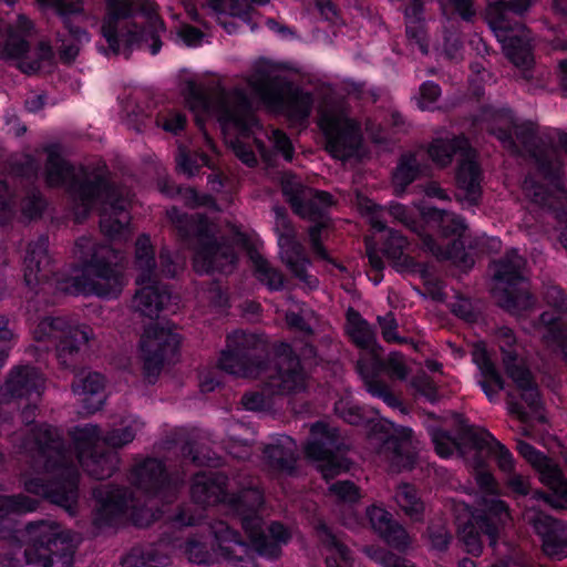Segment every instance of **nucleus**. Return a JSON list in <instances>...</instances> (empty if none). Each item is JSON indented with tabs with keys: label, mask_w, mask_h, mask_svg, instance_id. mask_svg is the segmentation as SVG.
<instances>
[{
	"label": "nucleus",
	"mask_w": 567,
	"mask_h": 567,
	"mask_svg": "<svg viewBox=\"0 0 567 567\" xmlns=\"http://www.w3.org/2000/svg\"><path fill=\"white\" fill-rule=\"evenodd\" d=\"M461 437L471 443V449L478 453L486 449L495 457L499 470L505 474L508 475L515 472L514 458L509 450L486 430L462 425Z\"/></svg>",
	"instance_id": "27"
},
{
	"label": "nucleus",
	"mask_w": 567,
	"mask_h": 567,
	"mask_svg": "<svg viewBox=\"0 0 567 567\" xmlns=\"http://www.w3.org/2000/svg\"><path fill=\"white\" fill-rule=\"evenodd\" d=\"M381 351L373 354V364L378 370H386L390 377L404 380L409 369L404 363V357L400 352H391L386 359H382Z\"/></svg>",
	"instance_id": "54"
},
{
	"label": "nucleus",
	"mask_w": 567,
	"mask_h": 567,
	"mask_svg": "<svg viewBox=\"0 0 567 567\" xmlns=\"http://www.w3.org/2000/svg\"><path fill=\"white\" fill-rule=\"evenodd\" d=\"M43 389L44 378L39 369L32 365H17L7 375L1 391L11 399L32 401L40 399Z\"/></svg>",
	"instance_id": "25"
},
{
	"label": "nucleus",
	"mask_w": 567,
	"mask_h": 567,
	"mask_svg": "<svg viewBox=\"0 0 567 567\" xmlns=\"http://www.w3.org/2000/svg\"><path fill=\"white\" fill-rule=\"evenodd\" d=\"M80 249L92 250L83 265L82 274L56 281V289L68 295H96L116 298L123 289V276L117 268L120 260L116 249L107 245L93 246L87 237L75 243Z\"/></svg>",
	"instance_id": "6"
},
{
	"label": "nucleus",
	"mask_w": 567,
	"mask_h": 567,
	"mask_svg": "<svg viewBox=\"0 0 567 567\" xmlns=\"http://www.w3.org/2000/svg\"><path fill=\"white\" fill-rule=\"evenodd\" d=\"M101 431L96 425H85L84 427H78L74 433V441L76 443L78 453L87 452L99 443Z\"/></svg>",
	"instance_id": "60"
},
{
	"label": "nucleus",
	"mask_w": 567,
	"mask_h": 567,
	"mask_svg": "<svg viewBox=\"0 0 567 567\" xmlns=\"http://www.w3.org/2000/svg\"><path fill=\"white\" fill-rule=\"evenodd\" d=\"M28 539L23 548L29 567H72L76 536L54 522H33L27 525Z\"/></svg>",
	"instance_id": "7"
},
{
	"label": "nucleus",
	"mask_w": 567,
	"mask_h": 567,
	"mask_svg": "<svg viewBox=\"0 0 567 567\" xmlns=\"http://www.w3.org/2000/svg\"><path fill=\"white\" fill-rule=\"evenodd\" d=\"M165 23L157 14V6L151 0H109L107 16L101 25L109 50L118 55L121 47L125 58L131 56L135 47L152 41V54L162 48L161 33L165 32Z\"/></svg>",
	"instance_id": "4"
},
{
	"label": "nucleus",
	"mask_w": 567,
	"mask_h": 567,
	"mask_svg": "<svg viewBox=\"0 0 567 567\" xmlns=\"http://www.w3.org/2000/svg\"><path fill=\"white\" fill-rule=\"evenodd\" d=\"M280 247V258L289 270L301 281L310 282V277L307 274V265L310 259L307 257L305 247L297 240L296 237L290 239H278Z\"/></svg>",
	"instance_id": "39"
},
{
	"label": "nucleus",
	"mask_w": 567,
	"mask_h": 567,
	"mask_svg": "<svg viewBox=\"0 0 567 567\" xmlns=\"http://www.w3.org/2000/svg\"><path fill=\"white\" fill-rule=\"evenodd\" d=\"M471 145L463 136H456L451 140H435L429 147V156L434 163L444 167L452 162L455 156L457 159L470 154Z\"/></svg>",
	"instance_id": "41"
},
{
	"label": "nucleus",
	"mask_w": 567,
	"mask_h": 567,
	"mask_svg": "<svg viewBox=\"0 0 567 567\" xmlns=\"http://www.w3.org/2000/svg\"><path fill=\"white\" fill-rule=\"evenodd\" d=\"M380 536L391 547L398 550H405L411 544V537L406 529L396 520H393L392 524H390L389 529L380 534Z\"/></svg>",
	"instance_id": "58"
},
{
	"label": "nucleus",
	"mask_w": 567,
	"mask_h": 567,
	"mask_svg": "<svg viewBox=\"0 0 567 567\" xmlns=\"http://www.w3.org/2000/svg\"><path fill=\"white\" fill-rule=\"evenodd\" d=\"M265 378L267 389L276 394L300 393L307 388V374L289 344L279 348L276 368Z\"/></svg>",
	"instance_id": "19"
},
{
	"label": "nucleus",
	"mask_w": 567,
	"mask_h": 567,
	"mask_svg": "<svg viewBox=\"0 0 567 567\" xmlns=\"http://www.w3.org/2000/svg\"><path fill=\"white\" fill-rule=\"evenodd\" d=\"M426 215L430 219L440 223L441 231L445 237H462L466 229L463 218L453 213L437 208H430Z\"/></svg>",
	"instance_id": "50"
},
{
	"label": "nucleus",
	"mask_w": 567,
	"mask_h": 567,
	"mask_svg": "<svg viewBox=\"0 0 567 567\" xmlns=\"http://www.w3.org/2000/svg\"><path fill=\"white\" fill-rule=\"evenodd\" d=\"M135 265L141 274L136 277V285H144L156 279V260L151 239L142 234L135 243Z\"/></svg>",
	"instance_id": "45"
},
{
	"label": "nucleus",
	"mask_w": 567,
	"mask_h": 567,
	"mask_svg": "<svg viewBox=\"0 0 567 567\" xmlns=\"http://www.w3.org/2000/svg\"><path fill=\"white\" fill-rule=\"evenodd\" d=\"M218 120L223 124H234L243 137H249L252 127L258 125L251 103L243 90L220 91L215 99Z\"/></svg>",
	"instance_id": "21"
},
{
	"label": "nucleus",
	"mask_w": 567,
	"mask_h": 567,
	"mask_svg": "<svg viewBox=\"0 0 567 567\" xmlns=\"http://www.w3.org/2000/svg\"><path fill=\"white\" fill-rule=\"evenodd\" d=\"M207 156L205 154H190L185 148H179L176 157V167L179 172L186 174L188 177L194 176L203 164L206 163Z\"/></svg>",
	"instance_id": "57"
},
{
	"label": "nucleus",
	"mask_w": 567,
	"mask_h": 567,
	"mask_svg": "<svg viewBox=\"0 0 567 567\" xmlns=\"http://www.w3.org/2000/svg\"><path fill=\"white\" fill-rule=\"evenodd\" d=\"M496 338L502 353L503 368L515 385L514 390L507 392L508 411L520 422L527 423L530 419L529 413L524 410L518 399L524 401L533 412H537L542 408L538 384L524 359L516 351V338L513 330L502 327L497 329Z\"/></svg>",
	"instance_id": "8"
},
{
	"label": "nucleus",
	"mask_w": 567,
	"mask_h": 567,
	"mask_svg": "<svg viewBox=\"0 0 567 567\" xmlns=\"http://www.w3.org/2000/svg\"><path fill=\"white\" fill-rule=\"evenodd\" d=\"M249 85L270 105L279 106L287 103L291 115L298 120L307 118L311 112L313 103L311 94L293 89L280 76L257 70L249 78Z\"/></svg>",
	"instance_id": "15"
},
{
	"label": "nucleus",
	"mask_w": 567,
	"mask_h": 567,
	"mask_svg": "<svg viewBox=\"0 0 567 567\" xmlns=\"http://www.w3.org/2000/svg\"><path fill=\"white\" fill-rule=\"evenodd\" d=\"M167 557L156 553L153 548L133 547L122 557L123 567H163Z\"/></svg>",
	"instance_id": "48"
},
{
	"label": "nucleus",
	"mask_w": 567,
	"mask_h": 567,
	"mask_svg": "<svg viewBox=\"0 0 567 567\" xmlns=\"http://www.w3.org/2000/svg\"><path fill=\"white\" fill-rule=\"evenodd\" d=\"M297 460V444L290 436L282 435L262 449V463L272 473L295 475Z\"/></svg>",
	"instance_id": "28"
},
{
	"label": "nucleus",
	"mask_w": 567,
	"mask_h": 567,
	"mask_svg": "<svg viewBox=\"0 0 567 567\" xmlns=\"http://www.w3.org/2000/svg\"><path fill=\"white\" fill-rule=\"evenodd\" d=\"M364 384L372 395L381 398L389 406L394 408L400 404L398 398L389 390L383 381L374 377H364Z\"/></svg>",
	"instance_id": "62"
},
{
	"label": "nucleus",
	"mask_w": 567,
	"mask_h": 567,
	"mask_svg": "<svg viewBox=\"0 0 567 567\" xmlns=\"http://www.w3.org/2000/svg\"><path fill=\"white\" fill-rule=\"evenodd\" d=\"M394 501L412 522H423L425 504L413 485L408 483L399 485L394 494Z\"/></svg>",
	"instance_id": "46"
},
{
	"label": "nucleus",
	"mask_w": 567,
	"mask_h": 567,
	"mask_svg": "<svg viewBox=\"0 0 567 567\" xmlns=\"http://www.w3.org/2000/svg\"><path fill=\"white\" fill-rule=\"evenodd\" d=\"M406 239L395 230H389V236L383 244V254L391 260L392 266L399 271H417L421 267L413 258L404 254Z\"/></svg>",
	"instance_id": "44"
},
{
	"label": "nucleus",
	"mask_w": 567,
	"mask_h": 567,
	"mask_svg": "<svg viewBox=\"0 0 567 567\" xmlns=\"http://www.w3.org/2000/svg\"><path fill=\"white\" fill-rule=\"evenodd\" d=\"M75 394L83 396L82 402L86 413L100 410L104 401V378L97 372H80L72 382Z\"/></svg>",
	"instance_id": "35"
},
{
	"label": "nucleus",
	"mask_w": 567,
	"mask_h": 567,
	"mask_svg": "<svg viewBox=\"0 0 567 567\" xmlns=\"http://www.w3.org/2000/svg\"><path fill=\"white\" fill-rule=\"evenodd\" d=\"M523 519L540 537L548 557L557 560L567 557V524L535 507L527 508Z\"/></svg>",
	"instance_id": "18"
},
{
	"label": "nucleus",
	"mask_w": 567,
	"mask_h": 567,
	"mask_svg": "<svg viewBox=\"0 0 567 567\" xmlns=\"http://www.w3.org/2000/svg\"><path fill=\"white\" fill-rule=\"evenodd\" d=\"M78 462L83 470L95 480H105L112 476L118 464L117 453L104 445H95L87 452L76 454Z\"/></svg>",
	"instance_id": "33"
},
{
	"label": "nucleus",
	"mask_w": 567,
	"mask_h": 567,
	"mask_svg": "<svg viewBox=\"0 0 567 567\" xmlns=\"http://www.w3.org/2000/svg\"><path fill=\"white\" fill-rule=\"evenodd\" d=\"M255 275L257 279L266 285L270 290H280L284 287V275L274 268L267 259L256 254L251 256Z\"/></svg>",
	"instance_id": "52"
},
{
	"label": "nucleus",
	"mask_w": 567,
	"mask_h": 567,
	"mask_svg": "<svg viewBox=\"0 0 567 567\" xmlns=\"http://www.w3.org/2000/svg\"><path fill=\"white\" fill-rule=\"evenodd\" d=\"M166 216L178 237L186 244L196 239L194 268L197 272H228L237 259L235 248L229 239L215 237V225L202 214L188 215L173 206Z\"/></svg>",
	"instance_id": "5"
},
{
	"label": "nucleus",
	"mask_w": 567,
	"mask_h": 567,
	"mask_svg": "<svg viewBox=\"0 0 567 567\" xmlns=\"http://www.w3.org/2000/svg\"><path fill=\"white\" fill-rule=\"evenodd\" d=\"M505 148L515 155L528 154L534 159L537 171L553 186L559 183L560 159L558 151L547 144L537 134L536 126L530 122L513 124L511 130L493 127L489 130Z\"/></svg>",
	"instance_id": "9"
},
{
	"label": "nucleus",
	"mask_w": 567,
	"mask_h": 567,
	"mask_svg": "<svg viewBox=\"0 0 567 567\" xmlns=\"http://www.w3.org/2000/svg\"><path fill=\"white\" fill-rule=\"evenodd\" d=\"M316 532L320 543L333 554V556L327 557V567H344L338 563V558H340L341 561L347 565L350 560L349 548L340 540V538L327 524L319 523Z\"/></svg>",
	"instance_id": "47"
},
{
	"label": "nucleus",
	"mask_w": 567,
	"mask_h": 567,
	"mask_svg": "<svg viewBox=\"0 0 567 567\" xmlns=\"http://www.w3.org/2000/svg\"><path fill=\"white\" fill-rule=\"evenodd\" d=\"M45 179L49 186L65 185L72 199L83 208V216L92 207L99 206L100 228L105 236L115 238L124 233L130 223V200L125 190L110 182L102 171L74 167L60 154L50 151L45 164Z\"/></svg>",
	"instance_id": "2"
},
{
	"label": "nucleus",
	"mask_w": 567,
	"mask_h": 567,
	"mask_svg": "<svg viewBox=\"0 0 567 567\" xmlns=\"http://www.w3.org/2000/svg\"><path fill=\"white\" fill-rule=\"evenodd\" d=\"M472 355L473 361L476 363L484 378L480 381V385L487 398L492 400L498 391L504 389V380L484 348L476 347Z\"/></svg>",
	"instance_id": "43"
},
{
	"label": "nucleus",
	"mask_w": 567,
	"mask_h": 567,
	"mask_svg": "<svg viewBox=\"0 0 567 567\" xmlns=\"http://www.w3.org/2000/svg\"><path fill=\"white\" fill-rule=\"evenodd\" d=\"M348 446L337 427L317 422L311 426L310 440L306 445V454L317 462L324 480H331L347 472L350 462L342 454Z\"/></svg>",
	"instance_id": "14"
},
{
	"label": "nucleus",
	"mask_w": 567,
	"mask_h": 567,
	"mask_svg": "<svg viewBox=\"0 0 567 567\" xmlns=\"http://www.w3.org/2000/svg\"><path fill=\"white\" fill-rule=\"evenodd\" d=\"M262 389L257 391L246 392L241 396L243 405L250 411H261L270 408L271 405V396L275 395V392H270L267 389V379L262 380Z\"/></svg>",
	"instance_id": "56"
},
{
	"label": "nucleus",
	"mask_w": 567,
	"mask_h": 567,
	"mask_svg": "<svg viewBox=\"0 0 567 567\" xmlns=\"http://www.w3.org/2000/svg\"><path fill=\"white\" fill-rule=\"evenodd\" d=\"M462 425H467L465 420L460 419L458 421V439H454L443 430H434L432 433V441L435 445V450L437 454H440L443 457L450 456L455 449L458 451H462L463 446H470L471 443L465 442L461 437V427Z\"/></svg>",
	"instance_id": "53"
},
{
	"label": "nucleus",
	"mask_w": 567,
	"mask_h": 567,
	"mask_svg": "<svg viewBox=\"0 0 567 567\" xmlns=\"http://www.w3.org/2000/svg\"><path fill=\"white\" fill-rule=\"evenodd\" d=\"M426 165L419 159V154H402L392 174V185L395 195L401 196L410 184L426 174Z\"/></svg>",
	"instance_id": "38"
},
{
	"label": "nucleus",
	"mask_w": 567,
	"mask_h": 567,
	"mask_svg": "<svg viewBox=\"0 0 567 567\" xmlns=\"http://www.w3.org/2000/svg\"><path fill=\"white\" fill-rule=\"evenodd\" d=\"M412 431L410 429L395 430L386 436L380 447L382 454L395 472L411 470L415 463V452L411 443Z\"/></svg>",
	"instance_id": "29"
},
{
	"label": "nucleus",
	"mask_w": 567,
	"mask_h": 567,
	"mask_svg": "<svg viewBox=\"0 0 567 567\" xmlns=\"http://www.w3.org/2000/svg\"><path fill=\"white\" fill-rule=\"evenodd\" d=\"M30 50L29 42L18 32L10 31L4 42L3 55L7 59H17L20 61H30L27 55Z\"/></svg>",
	"instance_id": "55"
},
{
	"label": "nucleus",
	"mask_w": 567,
	"mask_h": 567,
	"mask_svg": "<svg viewBox=\"0 0 567 567\" xmlns=\"http://www.w3.org/2000/svg\"><path fill=\"white\" fill-rule=\"evenodd\" d=\"M347 321L348 333L355 346L370 350L372 355L377 351H382V347L377 342L374 329L357 310L353 308L348 309Z\"/></svg>",
	"instance_id": "40"
},
{
	"label": "nucleus",
	"mask_w": 567,
	"mask_h": 567,
	"mask_svg": "<svg viewBox=\"0 0 567 567\" xmlns=\"http://www.w3.org/2000/svg\"><path fill=\"white\" fill-rule=\"evenodd\" d=\"M482 181L483 173L476 161V153L471 148L470 154L457 159L456 199L461 203L465 202L470 206L478 205L482 197Z\"/></svg>",
	"instance_id": "24"
},
{
	"label": "nucleus",
	"mask_w": 567,
	"mask_h": 567,
	"mask_svg": "<svg viewBox=\"0 0 567 567\" xmlns=\"http://www.w3.org/2000/svg\"><path fill=\"white\" fill-rule=\"evenodd\" d=\"M38 401H27L20 412V419L27 426L11 435V442L18 453L23 454L30 466L39 473H48L51 478H31L25 482V489L42 495L51 503L64 508L70 515L75 514L79 497V471L73 451L66 444L56 427L47 423L34 424Z\"/></svg>",
	"instance_id": "1"
},
{
	"label": "nucleus",
	"mask_w": 567,
	"mask_h": 567,
	"mask_svg": "<svg viewBox=\"0 0 567 567\" xmlns=\"http://www.w3.org/2000/svg\"><path fill=\"white\" fill-rule=\"evenodd\" d=\"M96 507L93 524L96 527L113 525L126 513L133 498L127 488L99 486L93 489Z\"/></svg>",
	"instance_id": "23"
},
{
	"label": "nucleus",
	"mask_w": 567,
	"mask_h": 567,
	"mask_svg": "<svg viewBox=\"0 0 567 567\" xmlns=\"http://www.w3.org/2000/svg\"><path fill=\"white\" fill-rule=\"evenodd\" d=\"M544 299L549 306L554 307L558 311L567 313V295L559 286L553 284L546 285L544 289Z\"/></svg>",
	"instance_id": "64"
},
{
	"label": "nucleus",
	"mask_w": 567,
	"mask_h": 567,
	"mask_svg": "<svg viewBox=\"0 0 567 567\" xmlns=\"http://www.w3.org/2000/svg\"><path fill=\"white\" fill-rule=\"evenodd\" d=\"M47 202L42 194L37 189H31L24 197L21 206L22 215L29 219H35L41 217Z\"/></svg>",
	"instance_id": "59"
},
{
	"label": "nucleus",
	"mask_w": 567,
	"mask_h": 567,
	"mask_svg": "<svg viewBox=\"0 0 567 567\" xmlns=\"http://www.w3.org/2000/svg\"><path fill=\"white\" fill-rule=\"evenodd\" d=\"M190 496L195 503L204 506L225 502L226 477L215 472L197 473L193 478Z\"/></svg>",
	"instance_id": "32"
},
{
	"label": "nucleus",
	"mask_w": 567,
	"mask_h": 567,
	"mask_svg": "<svg viewBox=\"0 0 567 567\" xmlns=\"http://www.w3.org/2000/svg\"><path fill=\"white\" fill-rule=\"evenodd\" d=\"M533 328L546 347L559 350L567 361V320L544 311L533 321Z\"/></svg>",
	"instance_id": "31"
},
{
	"label": "nucleus",
	"mask_w": 567,
	"mask_h": 567,
	"mask_svg": "<svg viewBox=\"0 0 567 567\" xmlns=\"http://www.w3.org/2000/svg\"><path fill=\"white\" fill-rule=\"evenodd\" d=\"M319 125L327 138L326 148L333 157L346 161L361 156L360 127L341 111L323 110Z\"/></svg>",
	"instance_id": "16"
},
{
	"label": "nucleus",
	"mask_w": 567,
	"mask_h": 567,
	"mask_svg": "<svg viewBox=\"0 0 567 567\" xmlns=\"http://www.w3.org/2000/svg\"><path fill=\"white\" fill-rule=\"evenodd\" d=\"M229 508L239 518L252 548L241 539L238 532L226 523L218 522L213 528L220 555L231 563H245L252 559V553L276 559L281 555V546L290 539L288 529L278 522L268 527V534L264 528V519L259 515V508L264 498L257 486L250 485L237 494H227L226 501Z\"/></svg>",
	"instance_id": "3"
},
{
	"label": "nucleus",
	"mask_w": 567,
	"mask_h": 567,
	"mask_svg": "<svg viewBox=\"0 0 567 567\" xmlns=\"http://www.w3.org/2000/svg\"><path fill=\"white\" fill-rule=\"evenodd\" d=\"M64 28L66 33L58 32V41L60 42L58 54L61 62L71 64L79 55L83 41L89 38L87 32L75 25L71 19L64 20Z\"/></svg>",
	"instance_id": "42"
},
{
	"label": "nucleus",
	"mask_w": 567,
	"mask_h": 567,
	"mask_svg": "<svg viewBox=\"0 0 567 567\" xmlns=\"http://www.w3.org/2000/svg\"><path fill=\"white\" fill-rule=\"evenodd\" d=\"M140 286L141 288L136 290L133 297L132 308L142 316L151 319L157 318L171 300L169 291L166 287L159 285L156 279Z\"/></svg>",
	"instance_id": "34"
},
{
	"label": "nucleus",
	"mask_w": 567,
	"mask_h": 567,
	"mask_svg": "<svg viewBox=\"0 0 567 567\" xmlns=\"http://www.w3.org/2000/svg\"><path fill=\"white\" fill-rule=\"evenodd\" d=\"M49 238L40 236L35 241L31 243L24 257V281L31 287L41 281L49 279L51 258L48 252Z\"/></svg>",
	"instance_id": "30"
},
{
	"label": "nucleus",
	"mask_w": 567,
	"mask_h": 567,
	"mask_svg": "<svg viewBox=\"0 0 567 567\" xmlns=\"http://www.w3.org/2000/svg\"><path fill=\"white\" fill-rule=\"evenodd\" d=\"M511 520L505 502L492 498L484 507L475 508L470 518L457 528V539L464 550L472 556L483 551L482 535L486 536L489 547L496 548L504 540L505 528Z\"/></svg>",
	"instance_id": "10"
},
{
	"label": "nucleus",
	"mask_w": 567,
	"mask_h": 567,
	"mask_svg": "<svg viewBox=\"0 0 567 567\" xmlns=\"http://www.w3.org/2000/svg\"><path fill=\"white\" fill-rule=\"evenodd\" d=\"M140 343L144 375L150 383H154L164 363L174 362L181 337L157 323H152L145 329Z\"/></svg>",
	"instance_id": "17"
},
{
	"label": "nucleus",
	"mask_w": 567,
	"mask_h": 567,
	"mask_svg": "<svg viewBox=\"0 0 567 567\" xmlns=\"http://www.w3.org/2000/svg\"><path fill=\"white\" fill-rule=\"evenodd\" d=\"M442 259H450L454 262L462 264L467 266L473 262L472 258L465 251V246L462 240V237H455L450 243H447L446 247H443V256Z\"/></svg>",
	"instance_id": "63"
},
{
	"label": "nucleus",
	"mask_w": 567,
	"mask_h": 567,
	"mask_svg": "<svg viewBox=\"0 0 567 567\" xmlns=\"http://www.w3.org/2000/svg\"><path fill=\"white\" fill-rule=\"evenodd\" d=\"M518 453L539 473L540 481L567 502V481L561 470L529 443L518 440Z\"/></svg>",
	"instance_id": "26"
},
{
	"label": "nucleus",
	"mask_w": 567,
	"mask_h": 567,
	"mask_svg": "<svg viewBox=\"0 0 567 567\" xmlns=\"http://www.w3.org/2000/svg\"><path fill=\"white\" fill-rule=\"evenodd\" d=\"M53 51L49 42L41 41L38 45L37 58L30 61L18 62V68L25 74H34L41 68V61L51 60Z\"/></svg>",
	"instance_id": "61"
},
{
	"label": "nucleus",
	"mask_w": 567,
	"mask_h": 567,
	"mask_svg": "<svg viewBox=\"0 0 567 567\" xmlns=\"http://www.w3.org/2000/svg\"><path fill=\"white\" fill-rule=\"evenodd\" d=\"M333 205L331 194L323 190L308 188L301 194L300 202L293 204V212L311 221L329 220L327 210Z\"/></svg>",
	"instance_id": "37"
},
{
	"label": "nucleus",
	"mask_w": 567,
	"mask_h": 567,
	"mask_svg": "<svg viewBox=\"0 0 567 567\" xmlns=\"http://www.w3.org/2000/svg\"><path fill=\"white\" fill-rule=\"evenodd\" d=\"M132 482L146 494L167 504L176 498L179 486L177 478L168 477L162 461L151 457L133 470Z\"/></svg>",
	"instance_id": "20"
},
{
	"label": "nucleus",
	"mask_w": 567,
	"mask_h": 567,
	"mask_svg": "<svg viewBox=\"0 0 567 567\" xmlns=\"http://www.w3.org/2000/svg\"><path fill=\"white\" fill-rule=\"evenodd\" d=\"M503 41L506 56L513 64L524 70V75L527 79L526 72L534 63L530 31L526 27H522L506 35Z\"/></svg>",
	"instance_id": "36"
},
{
	"label": "nucleus",
	"mask_w": 567,
	"mask_h": 567,
	"mask_svg": "<svg viewBox=\"0 0 567 567\" xmlns=\"http://www.w3.org/2000/svg\"><path fill=\"white\" fill-rule=\"evenodd\" d=\"M33 333L38 341L52 339L56 342V358L64 368L75 365L81 347L93 338L92 328L73 323L62 317L43 318Z\"/></svg>",
	"instance_id": "13"
},
{
	"label": "nucleus",
	"mask_w": 567,
	"mask_h": 567,
	"mask_svg": "<svg viewBox=\"0 0 567 567\" xmlns=\"http://www.w3.org/2000/svg\"><path fill=\"white\" fill-rule=\"evenodd\" d=\"M267 348L256 334L234 332L227 338V347L221 351L218 368L228 374L240 378H258L267 371Z\"/></svg>",
	"instance_id": "12"
},
{
	"label": "nucleus",
	"mask_w": 567,
	"mask_h": 567,
	"mask_svg": "<svg viewBox=\"0 0 567 567\" xmlns=\"http://www.w3.org/2000/svg\"><path fill=\"white\" fill-rule=\"evenodd\" d=\"M526 260L511 251L492 265L496 303L512 315H519L533 306L524 274Z\"/></svg>",
	"instance_id": "11"
},
{
	"label": "nucleus",
	"mask_w": 567,
	"mask_h": 567,
	"mask_svg": "<svg viewBox=\"0 0 567 567\" xmlns=\"http://www.w3.org/2000/svg\"><path fill=\"white\" fill-rule=\"evenodd\" d=\"M38 506L39 499L27 495H0V520L10 514L33 512Z\"/></svg>",
	"instance_id": "49"
},
{
	"label": "nucleus",
	"mask_w": 567,
	"mask_h": 567,
	"mask_svg": "<svg viewBox=\"0 0 567 567\" xmlns=\"http://www.w3.org/2000/svg\"><path fill=\"white\" fill-rule=\"evenodd\" d=\"M424 538L433 550L446 551L453 536L447 527L446 520L443 518H436L429 523Z\"/></svg>",
	"instance_id": "51"
},
{
	"label": "nucleus",
	"mask_w": 567,
	"mask_h": 567,
	"mask_svg": "<svg viewBox=\"0 0 567 567\" xmlns=\"http://www.w3.org/2000/svg\"><path fill=\"white\" fill-rule=\"evenodd\" d=\"M522 187L530 202L550 210L555 218L565 225L566 229L560 235V243L567 249V190L559 183L549 189L532 176L524 179Z\"/></svg>",
	"instance_id": "22"
}]
</instances>
